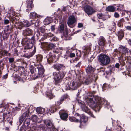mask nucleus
<instances>
[{
	"label": "nucleus",
	"instance_id": "1",
	"mask_svg": "<svg viewBox=\"0 0 131 131\" xmlns=\"http://www.w3.org/2000/svg\"><path fill=\"white\" fill-rule=\"evenodd\" d=\"M52 67L55 70L58 71L53 73V83L56 86H60V84L67 73L65 70L66 67L63 64L55 63L53 64Z\"/></svg>",
	"mask_w": 131,
	"mask_h": 131
},
{
	"label": "nucleus",
	"instance_id": "2",
	"mask_svg": "<svg viewBox=\"0 0 131 131\" xmlns=\"http://www.w3.org/2000/svg\"><path fill=\"white\" fill-rule=\"evenodd\" d=\"M36 38L35 34L32 36L30 39L28 38H24L23 39L21 38L19 39L17 38V56H22L21 52L19 51V50H23V47L21 45H24V48L23 50L24 52H26V50H28L32 48L34 44Z\"/></svg>",
	"mask_w": 131,
	"mask_h": 131
},
{
	"label": "nucleus",
	"instance_id": "3",
	"mask_svg": "<svg viewBox=\"0 0 131 131\" xmlns=\"http://www.w3.org/2000/svg\"><path fill=\"white\" fill-rule=\"evenodd\" d=\"M88 97L89 102L94 108V110L96 112H99L103 105L107 104L106 101L98 96H94L92 95Z\"/></svg>",
	"mask_w": 131,
	"mask_h": 131
},
{
	"label": "nucleus",
	"instance_id": "4",
	"mask_svg": "<svg viewBox=\"0 0 131 131\" xmlns=\"http://www.w3.org/2000/svg\"><path fill=\"white\" fill-rule=\"evenodd\" d=\"M29 70L31 74H34L35 76L33 78L34 80L41 77L42 76L43 77L45 70L43 66L41 64L36 65L35 68L33 66L30 65L29 66Z\"/></svg>",
	"mask_w": 131,
	"mask_h": 131
},
{
	"label": "nucleus",
	"instance_id": "5",
	"mask_svg": "<svg viewBox=\"0 0 131 131\" xmlns=\"http://www.w3.org/2000/svg\"><path fill=\"white\" fill-rule=\"evenodd\" d=\"M97 57L98 61L103 66L109 64L111 61L110 57L107 54L101 53Z\"/></svg>",
	"mask_w": 131,
	"mask_h": 131
},
{
	"label": "nucleus",
	"instance_id": "6",
	"mask_svg": "<svg viewBox=\"0 0 131 131\" xmlns=\"http://www.w3.org/2000/svg\"><path fill=\"white\" fill-rule=\"evenodd\" d=\"M81 85L79 82L76 81L73 79L69 81L66 85L65 89L66 90H77Z\"/></svg>",
	"mask_w": 131,
	"mask_h": 131
},
{
	"label": "nucleus",
	"instance_id": "7",
	"mask_svg": "<svg viewBox=\"0 0 131 131\" xmlns=\"http://www.w3.org/2000/svg\"><path fill=\"white\" fill-rule=\"evenodd\" d=\"M25 69L23 67H18V69H17V79L23 83L27 78L26 75L24 73L25 72Z\"/></svg>",
	"mask_w": 131,
	"mask_h": 131
},
{
	"label": "nucleus",
	"instance_id": "8",
	"mask_svg": "<svg viewBox=\"0 0 131 131\" xmlns=\"http://www.w3.org/2000/svg\"><path fill=\"white\" fill-rule=\"evenodd\" d=\"M58 30L60 32L63 33V36L64 37V39L66 40H70L72 39L71 36L73 35V34H71V35L70 34V32H69L67 29L64 30V25L63 24H61L59 25L58 27Z\"/></svg>",
	"mask_w": 131,
	"mask_h": 131
},
{
	"label": "nucleus",
	"instance_id": "9",
	"mask_svg": "<svg viewBox=\"0 0 131 131\" xmlns=\"http://www.w3.org/2000/svg\"><path fill=\"white\" fill-rule=\"evenodd\" d=\"M74 116L79 117L80 119H79V123H80L79 126L81 128H83L88 120V117L84 114L81 115L78 113H75Z\"/></svg>",
	"mask_w": 131,
	"mask_h": 131
},
{
	"label": "nucleus",
	"instance_id": "10",
	"mask_svg": "<svg viewBox=\"0 0 131 131\" xmlns=\"http://www.w3.org/2000/svg\"><path fill=\"white\" fill-rule=\"evenodd\" d=\"M85 70L88 76L98 78L97 74H95L94 73L95 71L96 70L95 66H93L92 65L89 64L85 68Z\"/></svg>",
	"mask_w": 131,
	"mask_h": 131
},
{
	"label": "nucleus",
	"instance_id": "11",
	"mask_svg": "<svg viewBox=\"0 0 131 131\" xmlns=\"http://www.w3.org/2000/svg\"><path fill=\"white\" fill-rule=\"evenodd\" d=\"M46 57L47 62L50 64L54 62L56 63L59 60V58L57 57L55 54L51 52H49Z\"/></svg>",
	"mask_w": 131,
	"mask_h": 131
},
{
	"label": "nucleus",
	"instance_id": "12",
	"mask_svg": "<svg viewBox=\"0 0 131 131\" xmlns=\"http://www.w3.org/2000/svg\"><path fill=\"white\" fill-rule=\"evenodd\" d=\"M39 29L40 30V31H38L36 35L35 34L36 38L37 39H38L39 38L40 36H44L46 35V34L45 32L46 30L47 29L46 28V26H43L40 27Z\"/></svg>",
	"mask_w": 131,
	"mask_h": 131
},
{
	"label": "nucleus",
	"instance_id": "13",
	"mask_svg": "<svg viewBox=\"0 0 131 131\" xmlns=\"http://www.w3.org/2000/svg\"><path fill=\"white\" fill-rule=\"evenodd\" d=\"M25 111H26L23 113L19 118V121L20 123H22L25 117L29 115L30 112V108L25 107Z\"/></svg>",
	"mask_w": 131,
	"mask_h": 131
},
{
	"label": "nucleus",
	"instance_id": "14",
	"mask_svg": "<svg viewBox=\"0 0 131 131\" xmlns=\"http://www.w3.org/2000/svg\"><path fill=\"white\" fill-rule=\"evenodd\" d=\"M44 123L46 125V127L51 128L52 131H58V129L56 128L54 124L50 120H46Z\"/></svg>",
	"mask_w": 131,
	"mask_h": 131
},
{
	"label": "nucleus",
	"instance_id": "15",
	"mask_svg": "<svg viewBox=\"0 0 131 131\" xmlns=\"http://www.w3.org/2000/svg\"><path fill=\"white\" fill-rule=\"evenodd\" d=\"M125 61H126V67L127 70L128 71H131V57L130 56H125Z\"/></svg>",
	"mask_w": 131,
	"mask_h": 131
},
{
	"label": "nucleus",
	"instance_id": "16",
	"mask_svg": "<svg viewBox=\"0 0 131 131\" xmlns=\"http://www.w3.org/2000/svg\"><path fill=\"white\" fill-rule=\"evenodd\" d=\"M60 108L59 104H58L57 103L55 105H53L51 106L50 108L49 109V112L50 113H52L58 112Z\"/></svg>",
	"mask_w": 131,
	"mask_h": 131
},
{
	"label": "nucleus",
	"instance_id": "17",
	"mask_svg": "<svg viewBox=\"0 0 131 131\" xmlns=\"http://www.w3.org/2000/svg\"><path fill=\"white\" fill-rule=\"evenodd\" d=\"M76 22L77 20L75 17H69L67 23L70 27L72 28L74 26L73 24Z\"/></svg>",
	"mask_w": 131,
	"mask_h": 131
},
{
	"label": "nucleus",
	"instance_id": "18",
	"mask_svg": "<svg viewBox=\"0 0 131 131\" xmlns=\"http://www.w3.org/2000/svg\"><path fill=\"white\" fill-rule=\"evenodd\" d=\"M88 76L85 78V80H84L83 82V83L85 85L90 84L92 80H94L95 81L98 79V78L94 77Z\"/></svg>",
	"mask_w": 131,
	"mask_h": 131
},
{
	"label": "nucleus",
	"instance_id": "19",
	"mask_svg": "<svg viewBox=\"0 0 131 131\" xmlns=\"http://www.w3.org/2000/svg\"><path fill=\"white\" fill-rule=\"evenodd\" d=\"M69 96L67 94H65L63 95L60 97L59 101L57 102L58 104H62L64 101L66 102L69 101L70 99Z\"/></svg>",
	"mask_w": 131,
	"mask_h": 131
},
{
	"label": "nucleus",
	"instance_id": "20",
	"mask_svg": "<svg viewBox=\"0 0 131 131\" xmlns=\"http://www.w3.org/2000/svg\"><path fill=\"white\" fill-rule=\"evenodd\" d=\"M119 48L121 49V51L122 52V53H120L118 51L117 52V53L118 54V53H119L120 54V57H123L124 55L127 54L128 55V54L129 53L128 49L126 47L123 46L122 45L119 47Z\"/></svg>",
	"mask_w": 131,
	"mask_h": 131
},
{
	"label": "nucleus",
	"instance_id": "21",
	"mask_svg": "<svg viewBox=\"0 0 131 131\" xmlns=\"http://www.w3.org/2000/svg\"><path fill=\"white\" fill-rule=\"evenodd\" d=\"M60 118L64 121H67L68 117V114L64 111L63 110H61L59 112Z\"/></svg>",
	"mask_w": 131,
	"mask_h": 131
},
{
	"label": "nucleus",
	"instance_id": "22",
	"mask_svg": "<svg viewBox=\"0 0 131 131\" xmlns=\"http://www.w3.org/2000/svg\"><path fill=\"white\" fill-rule=\"evenodd\" d=\"M84 10L85 12L88 15H91L95 12V11L93 8L89 6H86L84 8Z\"/></svg>",
	"mask_w": 131,
	"mask_h": 131
},
{
	"label": "nucleus",
	"instance_id": "23",
	"mask_svg": "<svg viewBox=\"0 0 131 131\" xmlns=\"http://www.w3.org/2000/svg\"><path fill=\"white\" fill-rule=\"evenodd\" d=\"M81 107L83 111L88 114L91 116L93 118H95V117L93 113L91 112L90 109L87 106L83 105L81 106Z\"/></svg>",
	"mask_w": 131,
	"mask_h": 131
},
{
	"label": "nucleus",
	"instance_id": "24",
	"mask_svg": "<svg viewBox=\"0 0 131 131\" xmlns=\"http://www.w3.org/2000/svg\"><path fill=\"white\" fill-rule=\"evenodd\" d=\"M33 31L30 29L27 28L23 30V35L24 36H25V38H27L28 36H31L33 34Z\"/></svg>",
	"mask_w": 131,
	"mask_h": 131
},
{
	"label": "nucleus",
	"instance_id": "25",
	"mask_svg": "<svg viewBox=\"0 0 131 131\" xmlns=\"http://www.w3.org/2000/svg\"><path fill=\"white\" fill-rule=\"evenodd\" d=\"M36 46H34V49L33 50L29 53H26L24 54V57L26 58L29 59L31 57H32L35 54L36 52Z\"/></svg>",
	"mask_w": 131,
	"mask_h": 131
},
{
	"label": "nucleus",
	"instance_id": "26",
	"mask_svg": "<svg viewBox=\"0 0 131 131\" xmlns=\"http://www.w3.org/2000/svg\"><path fill=\"white\" fill-rule=\"evenodd\" d=\"M75 49V47H72L71 49L67 50L66 51V54H68L69 58H72L75 57V54L72 52V50H74Z\"/></svg>",
	"mask_w": 131,
	"mask_h": 131
},
{
	"label": "nucleus",
	"instance_id": "27",
	"mask_svg": "<svg viewBox=\"0 0 131 131\" xmlns=\"http://www.w3.org/2000/svg\"><path fill=\"white\" fill-rule=\"evenodd\" d=\"M106 43V41L105 38L101 36L99 39L98 43L99 45L101 46H104Z\"/></svg>",
	"mask_w": 131,
	"mask_h": 131
},
{
	"label": "nucleus",
	"instance_id": "28",
	"mask_svg": "<svg viewBox=\"0 0 131 131\" xmlns=\"http://www.w3.org/2000/svg\"><path fill=\"white\" fill-rule=\"evenodd\" d=\"M118 36V39L119 41L122 40L124 37V31L122 30H120L116 33Z\"/></svg>",
	"mask_w": 131,
	"mask_h": 131
},
{
	"label": "nucleus",
	"instance_id": "29",
	"mask_svg": "<svg viewBox=\"0 0 131 131\" xmlns=\"http://www.w3.org/2000/svg\"><path fill=\"white\" fill-rule=\"evenodd\" d=\"M116 24L114 22H112L108 27V29L111 31H115L116 29Z\"/></svg>",
	"mask_w": 131,
	"mask_h": 131
},
{
	"label": "nucleus",
	"instance_id": "30",
	"mask_svg": "<svg viewBox=\"0 0 131 131\" xmlns=\"http://www.w3.org/2000/svg\"><path fill=\"white\" fill-rule=\"evenodd\" d=\"M30 118H26L24 122L23 125L21 127H23L25 128L26 127L27 128V127H29V125H30Z\"/></svg>",
	"mask_w": 131,
	"mask_h": 131
},
{
	"label": "nucleus",
	"instance_id": "31",
	"mask_svg": "<svg viewBox=\"0 0 131 131\" xmlns=\"http://www.w3.org/2000/svg\"><path fill=\"white\" fill-rule=\"evenodd\" d=\"M10 113V112L8 111L3 114V119L4 120L6 121L7 120L8 122L9 121L10 118L9 115Z\"/></svg>",
	"mask_w": 131,
	"mask_h": 131
},
{
	"label": "nucleus",
	"instance_id": "32",
	"mask_svg": "<svg viewBox=\"0 0 131 131\" xmlns=\"http://www.w3.org/2000/svg\"><path fill=\"white\" fill-rule=\"evenodd\" d=\"M36 111L38 114H44L45 113V109L41 107H37L36 109Z\"/></svg>",
	"mask_w": 131,
	"mask_h": 131
},
{
	"label": "nucleus",
	"instance_id": "33",
	"mask_svg": "<svg viewBox=\"0 0 131 131\" xmlns=\"http://www.w3.org/2000/svg\"><path fill=\"white\" fill-rule=\"evenodd\" d=\"M37 22V21L34 20H31L30 21H29L28 23L26 24L25 26L26 27H28L34 24H35V26H36V24Z\"/></svg>",
	"mask_w": 131,
	"mask_h": 131
},
{
	"label": "nucleus",
	"instance_id": "34",
	"mask_svg": "<svg viewBox=\"0 0 131 131\" xmlns=\"http://www.w3.org/2000/svg\"><path fill=\"white\" fill-rule=\"evenodd\" d=\"M44 21L46 25L49 24L52 22V18L51 17H47L44 20Z\"/></svg>",
	"mask_w": 131,
	"mask_h": 131
},
{
	"label": "nucleus",
	"instance_id": "35",
	"mask_svg": "<svg viewBox=\"0 0 131 131\" xmlns=\"http://www.w3.org/2000/svg\"><path fill=\"white\" fill-rule=\"evenodd\" d=\"M34 0H29L27 3V7L28 9L31 10V8L34 7L33 2Z\"/></svg>",
	"mask_w": 131,
	"mask_h": 131
},
{
	"label": "nucleus",
	"instance_id": "36",
	"mask_svg": "<svg viewBox=\"0 0 131 131\" xmlns=\"http://www.w3.org/2000/svg\"><path fill=\"white\" fill-rule=\"evenodd\" d=\"M69 120L71 122L76 123H79V119L77 118L74 116H69Z\"/></svg>",
	"mask_w": 131,
	"mask_h": 131
},
{
	"label": "nucleus",
	"instance_id": "37",
	"mask_svg": "<svg viewBox=\"0 0 131 131\" xmlns=\"http://www.w3.org/2000/svg\"><path fill=\"white\" fill-rule=\"evenodd\" d=\"M116 8L115 7L112 6H108L106 8V11L109 12H113L115 11Z\"/></svg>",
	"mask_w": 131,
	"mask_h": 131
},
{
	"label": "nucleus",
	"instance_id": "38",
	"mask_svg": "<svg viewBox=\"0 0 131 131\" xmlns=\"http://www.w3.org/2000/svg\"><path fill=\"white\" fill-rule=\"evenodd\" d=\"M92 44L90 43L89 45H87L85 47L84 49V52L86 53H89V52H90L91 47Z\"/></svg>",
	"mask_w": 131,
	"mask_h": 131
},
{
	"label": "nucleus",
	"instance_id": "39",
	"mask_svg": "<svg viewBox=\"0 0 131 131\" xmlns=\"http://www.w3.org/2000/svg\"><path fill=\"white\" fill-rule=\"evenodd\" d=\"M55 18L56 20L57 19V21H59L60 23H64L65 21V17H56Z\"/></svg>",
	"mask_w": 131,
	"mask_h": 131
},
{
	"label": "nucleus",
	"instance_id": "40",
	"mask_svg": "<svg viewBox=\"0 0 131 131\" xmlns=\"http://www.w3.org/2000/svg\"><path fill=\"white\" fill-rule=\"evenodd\" d=\"M36 60L39 63L41 62L43 56L41 54H39L36 55Z\"/></svg>",
	"mask_w": 131,
	"mask_h": 131
},
{
	"label": "nucleus",
	"instance_id": "41",
	"mask_svg": "<svg viewBox=\"0 0 131 131\" xmlns=\"http://www.w3.org/2000/svg\"><path fill=\"white\" fill-rule=\"evenodd\" d=\"M125 21L124 20L123 18H122L119 20L117 23V26L119 27H122L123 26V24Z\"/></svg>",
	"mask_w": 131,
	"mask_h": 131
},
{
	"label": "nucleus",
	"instance_id": "42",
	"mask_svg": "<svg viewBox=\"0 0 131 131\" xmlns=\"http://www.w3.org/2000/svg\"><path fill=\"white\" fill-rule=\"evenodd\" d=\"M31 128L29 127H27L25 128L23 127H21L19 129V131H34L33 130H32Z\"/></svg>",
	"mask_w": 131,
	"mask_h": 131
},
{
	"label": "nucleus",
	"instance_id": "43",
	"mask_svg": "<svg viewBox=\"0 0 131 131\" xmlns=\"http://www.w3.org/2000/svg\"><path fill=\"white\" fill-rule=\"evenodd\" d=\"M62 49L61 48H58L55 49H54L53 50L54 53H60V54H61V52Z\"/></svg>",
	"mask_w": 131,
	"mask_h": 131
},
{
	"label": "nucleus",
	"instance_id": "44",
	"mask_svg": "<svg viewBox=\"0 0 131 131\" xmlns=\"http://www.w3.org/2000/svg\"><path fill=\"white\" fill-rule=\"evenodd\" d=\"M30 127L31 128L32 130H38L39 127L38 125H37L36 124H33L31 127Z\"/></svg>",
	"mask_w": 131,
	"mask_h": 131
},
{
	"label": "nucleus",
	"instance_id": "45",
	"mask_svg": "<svg viewBox=\"0 0 131 131\" xmlns=\"http://www.w3.org/2000/svg\"><path fill=\"white\" fill-rule=\"evenodd\" d=\"M19 104H18V107H17V111H19L21 109L22 113L24 111L25 112L26 111H25V109L23 110V108H24V106L23 105L21 106Z\"/></svg>",
	"mask_w": 131,
	"mask_h": 131
},
{
	"label": "nucleus",
	"instance_id": "46",
	"mask_svg": "<svg viewBox=\"0 0 131 131\" xmlns=\"http://www.w3.org/2000/svg\"><path fill=\"white\" fill-rule=\"evenodd\" d=\"M115 66H114V65H110V70H109V71L108 72V71H106V74H109V73L110 72V74L111 73V72L112 71H114L115 70Z\"/></svg>",
	"mask_w": 131,
	"mask_h": 131
},
{
	"label": "nucleus",
	"instance_id": "47",
	"mask_svg": "<svg viewBox=\"0 0 131 131\" xmlns=\"http://www.w3.org/2000/svg\"><path fill=\"white\" fill-rule=\"evenodd\" d=\"M109 85L110 84L107 83H104L102 86L103 91L109 89L110 88Z\"/></svg>",
	"mask_w": 131,
	"mask_h": 131
},
{
	"label": "nucleus",
	"instance_id": "48",
	"mask_svg": "<svg viewBox=\"0 0 131 131\" xmlns=\"http://www.w3.org/2000/svg\"><path fill=\"white\" fill-rule=\"evenodd\" d=\"M25 63L22 59L20 58L17 59V65L19 64L20 65H22Z\"/></svg>",
	"mask_w": 131,
	"mask_h": 131
},
{
	"label": "nucleus",
	"instance_id": "49",
	"mask_svg": "<svg viewBox=\"0 0 131 131\" xmlns=\"http://www.w3.org/2000/svg\"><path fill=\"white\" fill-rule=\"evenodd\" d=\"M54 45L52 43H48L47 45V50H50L51 49H52L54 48Z\"/></svg>",
	"mask_w": 131,
	"mask_h": 131
},
{
	"label": "nucleus",
	"instance_id": "50",
	"mask_svg": "<svg viewBox=\"0 0 131 131\" xmlns=\"http://www.w3.org/2000/svg\"><path fill=\"white\" fill-rule=\"evenodd\" d=\"M17 24L18 26H17V29L18 28L20 30L24 26V25L21 22H20L19 23H17Z\"/></svg>",
	"mask_w": 131,
	"mask_h": 131
},
{
	"label": "nucleus",
	"instance_id": "51",
	"mask_svg": "<svg viewBox=\"0 0 131 131\" xmlns=\"http://www.w3.org/2000/svg\"><path fill=\"white\" fill-rule=\"evenodd\" d=\"M38 117L36 115H32L31 117V120L34 122H37Z\"/></svg>",
	"mask_w": 131,
	"mask_h": 131
},
{
	"label": "nucleus",
	"instance_id": "52",
	"mask_svg": "<svg viewBox=\"0 0 131 131\" xmlns=\"http://www.w3.org/2000/svg\"><path fill=\"white\" fill-rule=\"evenodd\" d=\"M42 129L43 131H52V130L51 128H48L47 127L44 126L42 128Z\"/></svg>",
	"mask_w": 131,
	"mask_h": 131
},
{
	"label": "nucleus",
	"instance_id": "53",
	"mask_svg": "<svg viewBox=\"0 0 131 131\" xmlns=\"http://www.w3.org/2000/svg\"><path fill=\"white\" fill-rule=\"evenodd\" d=\"M41 46L44 48H45L46 49L47 47V45H48V43L46 42H41Z\"/></svg>",
	"mask_w": 131,
	"mask_h": 131
},
{
	"label": "nucleus",
	"instance_id": "54",
	"mask_svg": "<svg viewBox=\"0 0 131 131\" xmlns=\"http://www.w3.org/2000/svg\"><path fill=\"white\" fill-rule=\"evenodd\" d=\"M50 39V40L52 41H57L58 40V39L56 36H54L52 38H51Z\"/></svg>",
	"mask_w": 131,
	"mask_h": 131
},
{
	"label": "nucleus",
	"instance_id": "55",
	"mask_svg": "<svg viewBox=\"0 0 131 131\" xmlns=\"http://www.w3.org/2000/svg\"><path fill=\"white\" fill-rule=\"evenodd\" d=\"M54 35L53 34H52L50 32L49 33H48V34H46V38H47V37H50L51 38L52 37L54 36Z\"/></svg>",
	"mask_w": 131,
	"mask_h": 131
},
{
	"label": "nucleus",
	"instance_id": "56",
	"mask_svg": "<svg viewBox=\"0 0 131 131\" xmlns=\"http://www.w3.org/2000/svg\"><path fill=\"white\" fill-rule=\"evenodd\" d=\"M4 7L3 6H0V16H4V15H2L1 14V13H3V12H4Z\"/></svg>",
	"mask_w": 131,
	"mask_h": 131
},
{
	"label": "nucleus",
	"instance_id": "57",
	"mask_svg": "<svg viewBox=\"0 0 131 131\" xmlns=\"http://www.w3.org/2000/svg\"><path fill=\"white\" fill-rule=\"evenodd\" d=\"M47 96L50 99H52L53 97V94L51 92L48 93L47 94Z\"/></svg>",
	"mask_w": 131,
	"mask_h": 131
},
{
	"label": "nucleus",
	"instance_id": "58",
	"mask_svg": "<svg viewBox=\"0 0 131 131\" xmlns=\"http://www.w3.org/2000/svg\"><path fill=\"white\" fill-rule=\"evenodd\" d=\"M91 19L92 20L93 22H97L98 21L99 22H100L99 20H98L97 18H96L95 17H93Z\"/></svg>",
	"mask_w": 131,
	"mask_h": 131
},
{
	"label": "nucleus",
	"instance_id": "59",
	"mask_svg": "<svg viewBox=\"0 0 131 131\" xmlns=\"http://www.w3.org/2000/svg\"><path fill=\"white\" fill-rule=\"evenodd\" d=\"M31 16H38V15L35 12L31 13H30Z\"/></svg>",
	"mask_w": 131,
	"mask_h": 131
},
{
	"label": "nucleus",
	"instance_id": "60",
	"mask_svg": "<svg viewBox=\"0 0 131 131\" xmlns=\"http://www.w3.org/2000/svg\"><path fill=\"white\" fill-rule=\"evenodd\" d=\"M82 64L81 62L80 61L75 66V67L76 68H80L81 65Z\"/></svg>",
	"mask_w": 131,
	"mask_h": 131
},
{
	"label": "nucleus",
	"instance_id": "61",
	"mask_svg": "<svg viewBox=\"0 0 131 131\" xmlns=\"http://www.w3.org/2000/svg\"><path fill=\"white\" fill-rule=\"evenodd\" d=\"M83 26V25L82 23H79L78 24V27L79 28L82 27Z\"/></svg>",
	"mask_w": 131,
	"mask_h": 131
},
{
	"label": "nucleus",
	"instance_id": "62",
	"mask_svg": "<svg viewBox=\"0 0 131 131\" xmlns=\"http://www.w3.org/2000/svg\"><path fill=\"white\" fill-rule=\"evenodd\" d=\"M126 61H125V59L123 61H122L121 63V66H122V67L125 66V65H126Z\"/></svg>",
	"mask_w": 131,
	"mask_h": 131
},
{
	"label": "nucleus",
	"instance_id": "63",
	"mask_svg": "<svg viewBox=\"0 0 131 131\" xmlns=\"http://www.w3.org/2000/svg\"><path fill=\"white\" fill-rule=\"evenodd\" d=\"M122 127L120 126H118V127L116 129V131H122L121 130Z\"/></svg>",
	"mask_w": 131,
	"mask_h": 131
},
{
	"label": "nucleus",
	"instance_id": "64",
	"mask_svg": "<svg viewBox=\"0 0 131 131\" xmlns=\"http://www.w3.org/2000/svg\"><path fill=\"white\" fill-rule=\"evenodd\" d=\"M126 29L129 31H131V26H125Z\"/></svg>",
	"mask_w": 131,
	"mask_h": 131
}]
</instances>
